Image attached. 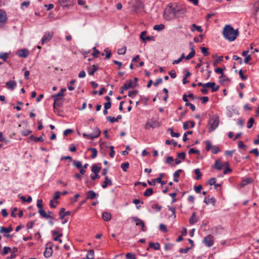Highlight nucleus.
Returning a JSON list of instances; mask_svg holds the SVG:
<instances>
[{
	"mask_svg": "<svg viewBox=\"0 0 259 259\" xmlns=\"http://www.w3.org/2000/svg\"><path fill=\"white\" fill-rule=\"evenodd\" d=\"M58 2L64 8H68L73 5V0H58Z\"/></svg>",
	"mask_w": 259,
	"mask_h": 259,
	"instance_id": "13",
	"label": "nucleus"
},
{
	"mask_svg": "<svg viewBox=\"0 0 259 259\" xmlns=\"http://www.w3.org/2000/svg\"><path fill=\"white\" fill-rule=\"evenodd\" d=\"M123 86L125 90H127L130 88H134L136 85L133 84L132 80H130L128 82L125 83Z\"/></svg>",
	"mask_w": 259,
	"mask_h": 259,
	"instance_id": "29",
	"label": "nucleus"
},
{
	"mask_svg": "<svg viewBox=\"0 0 259 259\" xmlns=\"http://www.w3.org/2000/svg\"><path fill=\"white\" fill-rule=\"evenodd\" d=\"M149 247L150 248H152L154 250H159L160 248V244L158 242L153 243V242H150L149 243Z\"/></svg>",
	"mask_w": 259,
	"mask_h": 259,
	"instance_id": "24",
	"label": "nucleus"
},
{
	"mask_svg": "<svg viewBox=\"0 0 259 259\" xmlns=\"http://www.w3.org/2000/svg\"><path fill=\"white\" fill-rule=\"evenodd\" d=\"M220 151V149L218 146H214L212 147L211 152L213 154H217Z\"/></svg>",
	"mask_w": 259,
	"mask_h": 259,
	"instance_id": "63",
	"label": "nucleus"
},
{
	"mask_svg": "<svg viewBox=\"0 0 259 259\" xmlns=\"http://www.w3.org/2000/svg\"><path fill=\"white\" fill-rule=\"evenodd\" d=\"M174 159L172 156H168L166 159V163L169 164L171 165H174L173 164V161Z\"/></svg>",
	"mask_w": 259,
	"mask_h": 259,
	"instance_id": "52",
	"label": "nucleus"
},
{
	"mask_svg": "<svg viewBox=\"0 0 259 259\" xmlns=\"http://www.w3.org/2000/svg\"><path fill=\"white\" fill-rule=\"evenodd\" d=\"M7 20V15L5 12L0 9V24L4 23Z\"/></svg>",
	"mask_w": 259,
	"mask_h": 259,
	"instance_id": "21",
	"label": "nucleus"
},
{
	"mask_svg": "<svg viewBox=\"0 0 259 259\" xmlns=\"http://www.w3.org/2000/svg\"><path fill=\"white\" fill-rule=\"evenodd\" d=\"M204 202L206 204H211L214 206L215 203V199L213 197H210V195H207L204 198Z\"/></svg>",
	"mask_w": 259,
	"mask_h": 259,
	"instance_id": "14",
	"label": "nucleus"
},
{
	"mask_svg": "<svg viewBox=\"0 0 259 259\" xmlns=\"http://www.w3.org/2000/svg\"><path fill=\"white\" fill-rule=\"evenodd\" d=\"M222 33L224 38L229 41H234L239 35L238 30H235L230 25H226Z\"/></svg>",
	"mask_w": 259,
	"mask_h": 259,
	"instance_id": "1",
	"label": "nucleus"
},
{
	"mask_svg": "<svg viewBox=\"0 0 259 259\" xmlns=\"http://www.w3.org/2000/svg\"><path fill=\"white\" fill-rule=\"evenodd\" d=\"M168 131L170 132V135L172 137H179L180 134L179 133H175L172 128H169Z\"/></svg>",
	"mask_w": 259,
	"mask_h": 259,
	"instance_id": "47",
	"label": "nucleus"
},
{
	"mask_svg": "<svg viewBox=\"0 0 259 259\" xmlns=\"http://www.w3.org/2000/svg\"><path fill=\"white\" fill-rule=\"evenodd\" d=\"M101 169V167L97 165L96 164H93L92 166L91 170L95 174H98L100 172Z\"/></svg>",
	"mask_w": 259,
	"mask_h": 259,
	"instance_id": "31",
	"label": "nucleus"
},
{
	"mask_svg": "<svg viewBox=\"0 0 259 259\" xmlns=\"http://www.w3.org/2000/svg\"><path fill=\"white\" fill-rule=\"evenodd\" d=\"M138 94L137 90L131 91L128 92V96L130 97L134 98Z\"/></svg>",
	"mask_w": 259,
	"mask_h": 259,
	"instance_id": "48",
	"label": "nucleus"
},
{
	"mask_svg": "<svg viewBox=\"0 0 259 259\" xmlns=\"http://www.w3.org/2000/svg\"><path fill=\"white\" fill-rule=\"evenodd\" d=\"M9 57V54L6 53H2L0 54V58L6 61Z\"/></svg>",
	"mask_w": 259,
	"mask_h": 259,
	"instance_id": "51",
	"label": "nucleus"
},
{
	"mask_svg": "<svg viewBox=\"0 0 259 259\" xmlns=\"http://www.w3.org/2000/svg\"><path fill=\"white\" fill-rule=\"evenodd\" d=\"M159 229L163 232H166L167 231L166 226L163 224H160Z\"/></svg>",
	"mask_w": 259,
	"mask_h": 259,
	"instance_id": "61",
	"label": "nucleus"
},
{
	"mask_svg": "<svg viewBox=\"0 0 259 259\" xmlns=\"http://www.w3.org/2000/svg\"><path fill=\"white\" fill-rule=\"evenodd\" d=\"M94 257V251L93 249L90 250L86 255L87 259H93Z\"/></svg>",
	"mask_w": 259,
	"mask_h": 259,
	"instance_id": "38",
	"label": "nucleus"
},
{
	"mask_svg": "<svg viewBox=\"0 0 259 259\" xmlns=\"http://www.w3.org/2000/svg\"><path fill=\"white\" fill-rule=\"evenodd\" d=\"M66 91V89L65 88H62L58 93L56 95H53L52 97L54 98L62 99V98L64 96V92Z\"/></svg>",
	"mask_w": 259,
	"mask_h": 259,
	"instance_id": "19",
	"label": "nucleus"
},
{
	"mask_svg": "<svg viewBox=\"0 0 259 259\" xmlns=\"http://www.w3.org/2000/svg\"><path fill=\"white\" fill-rule=\"evenodd\" d=\"M206 88H210L211 89L212 92H215L218 91L220 88L219 85H215V83L214 82H208L204 84Z\"/></svg>",
	"mask_w": 259,
	"mask_h": 259,
	"instance_id": "10",
	"label": "nucleus"
},
{
	"mask_svg": "<svg viewBox=\"0 0 259 259\" xmlns=\"http://www.w3.org/2000/svg\"><path fill=\"white\" fill-rule=\"evenodd\" d=\"M104 52L106 53V59H109L111 56V52L109 49L106 48L105 49Z\"/></svg>",
	"mask_w": 259,
	"mask_h": 259,
	"instance_id": "53",
	"label": "nucleus"
},
{
	"mask_svg": "<svg viewBox=\"0 0 259 259\" xmlns=\"http://www.w3.org/2000/svg\"><path fill=\"white\" fill-rule=\"evenodd\" d=\"M191 248V247H186L185 249L181 248L180 249L179 251L181 253H187Z\"/></svg>",
	"mask_w": 259,
	"mask_h": 259,
	"instance_id": "59",
	"label": "nucleus"
},
{
	"mask_svg": "<svg viewBox=\"0 0 259 259\" xmlns=\"http://www.w3.org/2000/svg\"><path fill=\"white\" fill-rule=\"evenodd\" d=\"M186 12V9L185 8H172L169 7L167 9L164 13V17L165 19H171L172 16L178 17L180 15H183Z\"/></svg>",
	"mask_w": 259,
	"mask_h": 259,
	"instance_id": "2",
	"label": "nucleus"
},
{
	"mask_svg": "<svg viewBox=\"0 0 259 259\" xmlns=\"http://www.w3.org/2000/svg\"><path fill=\"white\" fill-rule=\"evenodd\" d=\"M198 221V219L196 217V213L195 212H194L192 213V216L191 217V218L189 219V223L191 225H193L195 223H196V222H197Z\"/></svg>",
	"mask_w": 259,
	"mask_h": 259,
	"instance_id": "25",
	"label": "nucleus"
},
{
	"mask_svg": "<svg viewBox=\"0 0 259 259\" xmlns=\"http://www.w3.org/2000/svg\"><path fill=\"white\" fill-rule=\"evenodd\" d=\"M62 104V99L54 98V102L53 104V107L55 108L56 106H60Z\"/></svg>",
	"mask_w": 259,
	"mask_h": 259,
	"instance_id": "35",
	"label": "nucleus"
},
{
	"mask_svg": "<svg viewBox=\"0 0 259 259\" xmlns=\"http://www.w3.org/2000/svg\"><path fill=\"white\" fill-rule=\"evenodd\" d=\"M54 33L53 32H46L42 37L41 40V44L44 45L48 42L53 37Z\"/></svg>",
	"mask_w": 259,
	"mask_h": 259,
	"instance_id": "7",
	"label": "nucleus"
},
{
	"mask_svg": "<svg viewBox=\"0 0 259 259\" xmlns=\"http://www.w3.org/2000/svg\"><path fill=\"white\" fill-rule=\"evenodd\" d=\"M129 167V163L128 162H124L121 165V167L122 168L123 171L126 172L127 171V169Z\"/></svg>",
	"mask_w": 259,
	"mask_h": 259,
	"instance_id": "46",
	"label": "nucleus"
},
{
	"mask_svg": "<svg viewBox=\"0 0 259 259\" xmlns=\"http://www.w3.org/2000/svg\"><path fill=\"white\" fill-rule=\"evenodd\" d=\"M216 179L215 178H212L210 179H209L208 181V184L210 186L214 185L215 183H216Z\"/></svg>",
	"mask_w": 259,
	"mask_h": 259,
	"instance_id": "60",
	"label": "nucleus"
},
{
	"mask_svg": "<svg viewBox=\"0 0 259 259\" xmlns=\"http://www.w3.org/2000/svg\"><path fill=\"white\" fill-rule=\"evenodd\" d=\"M53 244L52 242H49L47 244L45 251L44 252V256L46 257H50L53 253L52 249Z\"/></svg>",
	"mask_w": 259,
	"mask_h": 259,
	"instance_id": "8",
	"label": "nucleus"
},
{
	"mask_svg": "<svg viewBox=\"0 0 259 259\" xmlns=\"http://www.w3.org/2000/svg\"><path fill=\"white\" fill-rule=\"evenodd\" d=\"M132 219L134 222L136 223L137 226H141L142 231H146L145 224L142 220L135 217H132Z\"/></svg>",
	"mask_w": 259,
	"mask_h": 259,
	"instance_id": "9",
	"label": "nucleus"
},
{
	"mask_svg": "<svg viewBox=\"0 0 259 259\" xmlns=\"http://www.w3.org/2000/svg\"><path fill=\"white\" fill-rule=\"evenodd\" d=\"M238 148L240 149L244 148V150H246L247 147L244 144L243 142L242 141H238Z\"/></svg>",
	"mask_w": 259,
	"mask_h": 259,
	"instance_id": "55",
	"label": "nucleus"
},
{
	"mask_svg": "<svg viewBox=\"0 0 259 259\" xmlns=\"http://www.w3.org/2000/svg\"><path fill=\"white\" fill-rule=\"evenodd\" d=\"M30 139L31 140L34 141L35 142H43L44 141L42 137L40 136L39 137H35L33 135H31L30 137Z\"/></svg>",
	"mask_w": 259,
	"mask_h": 259,
	"instance_id": "34",
	"label": "nucleus"
},
{
	"mask_svg": "<svg viewBox=\"0 0 259 259\" xmlns=\"http://www.w3.org/2000/svg\"><path fill=\"white\" fill-rule=\"evenodd\" d=\"M214 237L211 235H208L202 240V243L207 247H210L214 244Z\"/></svg>",
	"mask_w": 259,
	"mask_h": 259,
	"instance_id": "6",
	"label": "nucleus"
},
{
	"mask_svg": "<svg viewBox=\"0 0 259 259\" xmlns=\"http://www.w3.org/2000/svg\"><path fill=\"white\" fill-rule=\"evenodd\" d=\"M252 181L253 180L250 178H246L241 181L240 183V186L243 187L245 186L246 185L251 183Z\"/></svg>",
	"mask_w": 259,
	"mask_h": 259,
	"instance_id": "22",
	"label": "nucleus"
},
{
	"mask_svg": "<svg viewBox=\"0 0 259 259\" xmlns=\"http://www.w3.org/2000/svg\"><path fill=\"white\" fill-rule=\"evenodd\" d=\"M195 173L196 175V179L199 180L201 177V174L200 171L199 169L197 168L195 169Z\"/></svg>",
	"mask_w": 259,
	"mask_h": 259,
	"instance_id": "57",
	"label": "nucleus"
},
{
	"mask_svg": "<svg viewBox=\"0 0 259 259\" xmlns=\"http://www.w3.org/2000/svg\"><path fill=\"white\" fill-rule=\"evenodd\" d=\"M97 196H98V194L93 190L89 191L87 193V198L88 199H94Z\"/></svg>",
	"mask_w": 259,
	"mask_h": 259,
	"instance_id": "18",
	"label": "nucleus"
},
{
	"mask_svg": "<svg viewBox=\"0 0 259 259\" xmlns=\"http://www.w3.org/2000/svg\"><path fill=\"white\" fill-rule=\"evenodd\" d=\"M126 48L124 47L117 50V54L118 55H124L126 53Z\"/></svg>",
	"mask_w": 259,
	"mask_h": 259,
	"instance_id": "44",
	"label": "nucleus"
},
{
	"mask_svg": "<svg viewBox=\"0 0 259 259\" xmlns=\"http://www.w3.org/2000/svg\"><path fill=\"white\" fill-rule=\"evenodd\" d=\"M195 54V50L193 47L191 48V52L185 57L186 59L188 60L193 58Z\"/></svg>",
	"mask_w": 259,
	"mask_h": 259,
	"instance_id": "28",
	"label": "nucleus"
},
{
	"mask_svg": "<svg viewBox=\"0 0 259 259\" xmlns=\"http://www.w3.org/2000/svg\"><path fill=\"white\" fill-rule=\"evenodd\" d=\"M213 167L218 170H221L223 167V165L221 161L216 160Z\"/></svg>",
	"mask_w": 259,
	"mask_h": 259,
	"instance_id": "33",
	"label": "nucleus"
},
{
	"mask_svg": "<svg viewBox=\"0 0 259 259\" xmlns=\"http://www.w3.org/2000/svg\"><path fill=\"white\" fill-rule=\"evenodd\" d=\"M112 184H113L111 180L109 179L107 176H106L105 178V181L103 182L101 186L103 189H105L107 187L108 185L111 186Z\"/></svg>",
	"mask_w": 259,
	"mask_h": 259,
	"instance_id": "17",
	"label": "nucleus"
},
{
	"mask_svg": "<svg viewBox=\"0 0 259 259\" xmlns=\"http://www.w3.org/2000/svg\"><path fill=\"white\" fill-rule=\"evenodd\" d=\"M191 31H194L195 30H197L199 32H202L203 30L200 26H197L195 24H193L192 25Z\"/></svg>",
	"mask_w": 259,
	"mask_h": 259,
	"instance_id": "32",
	"label": "nucleus"
},
{
	"mask_svg": "<svg viewBox=\"0 0 259 259\" xmlns=\"http://www.w3.org/2000/svg\"><path fill=\"white\" fill-rule=\"evenodd\" d=\"M38 212L39 213L40 215L44 218H46V219L50 218L52 220H53L54 219V217L50 215H48L47 213V212L43 209V208L39 210Z\"/></svg>",
	"mask_w": 259,
	"mask_h": 259,
	"instance_id": "20",
	"label": "nucleus"
},
{
	"mask_svg": "<svg viewBox=\"0 0 259 259\" xmlns=\"http://www.w3.org/2000/svg\"><path fill=\"white\" fill-rule=\"evenodd\" d=\"M223 230V228L221 226L215 227L211 229V230L214 232L215 234L221 233V231Z\"/></svg>",
	"mask_w": 259,
	"mask_h": 259,
	"instance_id": "37",
	"label": "nucleus"
},
{
	"mask_svg": "<svg viewBox=\"0 0 259 259\" xmlns=\"http://www.w3.org/2000/svg\"><path fill=\"white\" fill-rule=\"evenodd\" d=\"M259 10V0H257L256 2H254L252 4V14L254 16H256L257 12Z\"/></svg>",
	"mask_w": 259,
	"mask_h": 259,
	"instance_id": "16",
	"label": "nucleus"
},
{
	"mask_svg": "<svg viewBox=\"0 0 259 259\" xmlns=\"http://www.w3.org/2000/svg\"><path fill=\"white\" fill-rule=\"evenodd\" d=\"M182 171L183 170L182 169H178L174 172V175H173L174 178V182H179L178 178L179 177L180 174L181 172H182Z\"/></svg>",
	"mask_w": 259,
	"mask_h": 259,
	"instance_id": "30",
	"label": "nucleus"
},
{
	"mask_svg": "<svg viewBox=\"0 0 259 259\" xmlns=\"http://www.w3.org/2000/svg\"><path fill=\"white\" fill-rule=\"evenodd\" d=\"M65 209L64 208H61L59 211V214L60 215V219L62 220L64 218Z\"/></svg>",
	"mask_w": 259,
	"mask_h": 259,
	"instance_id": "45",
	"label": "nucleus"
},
{
	"mask_svg": "<svg viewBox=\"0 0 259 259\" xmlns=\"http://www.w3.org/2000/svg\"><path fill=\"white\" fill-rule=\"evenodd\" d=\"M98 69L99 65L98 64L93 65L88 67L87 71L90 75H93Z\"/></svg>",
	"mask_w": 259,
	"mask_h": 259,
	"instance_id": "11",
	"label": "nucleus"
},
{
	"mask_svg": "<svg viewBox=\"0 0 259 259\" xmlns=\"http://www.w3.org/2000/svg\"><path fill=\"white\" fill-rule=\"evenodd\" d=\"M93 52L92 55L93 56L95 57H98V55L100 54V52L96 48V47H94L93 48Z\"/></svg>",
	"mask_w": 259,
	"mask_h": 259,
	"instance_id": "58",
	"label": "nucleus"
},
{
	"mask_svg": "<svg viewBox=\"0 0 259 259\" xmlns=\"http://www.w3.org/2000/svg\"><path fill=\"white\" fill-rule=\"evenodd\" d=\"M220 119L218 116L213 115L211 117L208 122V132L211 133L214 131L219 126Z\"/></svg>",
	"mask_w": 259,
	"mask_h": 259,
	"instance_id": "3",
	"label": "nucleus"
},
{
	"mask_svg": "<svg viewBox=\"0 0 259 259\" xmlns=\"http://www.w3.org/2000/svg\"><path fill=\"white\" fill-rule=\"evenodd\" d=\"M153 193V191L152 188H148L146 190V191L144 193V195L146 197H149L152 195Z\"/></svg>",
	"mask_w": 259,
	"mask_h": 259,
	"instance_id": "36",
	"label": "nucleus"
},
{
	"mask_svg": "<svg viewBox=\"0 0 259 259\" xmlns=\"http://www.w3.org/2000/svg\"><path fill=\"white\" fill-rule=\"evenodd\" d=\"M88 150L92 151V154L91 157L92 158H95V157H96V156L97 155V150H96V148H90L88 149Z\"/></svg>",
	"mask_w": 259,
	"mask_h": 259,
	"instance_id": "40",
	"label": "nucleus"
},
{
	"mask_svg": "<svg viewBox=\"0 0 259 259\" xmlns=\"http://www.w3.org/2000/svg\"><path fill=\"white\" fill-rule=\"evenodd\" d=\"M225 70V68H217L214 69V72L216 73L220 74L221 75H224L223 71Z\"/></svg>",
	"mask_w": 259,
	"mask_h": 259,
	"instance_id": "54",
	"label": "nucleus"
},
{
	"mask_svg": "<svg viewBox=\"0 0 259 259\" xmlns=\"http://www.w3.org/2000/svg\"><path fill=\"white\" fill-rule=\"evenodd\" d=\"M254 122V120L253 118H252V117L250 118L247 122V128H251L253 126Z\"/></svg>",
	"mask_w": 259,
	"mask_h": 259,
	"instance_id": "42",
	"label": "nucleus"
},
{
	"mask_svg": "<svg viewBox=\"0 0 259 259\" xmlns=\"http://www.w3.org/2000/svg\"><path fill=\"white\" fill-rule=\"evenodd\" d=\"M11 251V248L8 246H5L4 247V250L1 252L2 255H5L7 254L10 251Z\"/></svg>",
	"mask_w": 259,
	"mask_h": 259,
	"instance_id": "41",
	"label": "nucleus"
},
{
	"mask_svg": "<svg viewBox=\"0 0 259 259\" xmlns=\"http://www.w3.org/2000/svg\"><path fill=\"white\" fill-rule=\"evenodd\" d=\"M122 118V116L121 115H118L116 118L111 117V116H108L107 117V119L110 122H117L119 119H120Z\"/></svg>",
	"mask_w": 259,
	"mask_h": 259,
	"instance_id": "26",
	"label": "nucleus"
},
{
	"mask_svg": "<svg viewBox=\"0 0 259 259\" xmlns=\"http://www.w3.org/2000/svg\"><path fill=\"white\" fill-rule=\"evenodd\" d=\"M73 165L78 169H79L82 167L81 162L77 160H74L73 162Z\"/></svg>",
	"mask_w": 259,
	"mask_h": 259,
	"instance_id": "43",
	"label": "nucleus"
},
{
	"mask_svg": "<svg viewBox=\"0 0 259 259\" xmlns=\"http://www.w3.org/2000/svg\"><path fill=\"white\" fill-rule=\"evenodd\" d=\"M102 217L105 221H109L111 219V214L109 212L105 211L102 213Z\"/></svg>",
	"mask_w": 259,
	"mask_h": 259,
	"instance_id": "23",
	"label": "nucleus"
},
{
	"mask_svg": "<svg viewBox=\"0 0 259 259\" xmlns=\"http://www.w3.org/2000/svg\"><path fill=\"white\" fill-rule=\"evenodd\" d=\"M125 256L127 259H136L135 255L131 253H127Z\"/></svg>",
	"mask_w": 259,
	"mask_h": 259,
	"instance_id": "64",
	"label": "nucleus"
},
{
	"mask_svg": "<svg viewBox=\"0 0 259 259\" xmlns=\"http://www.w3.org/2000/svg\"><path fill=\"white\" fill-rule=\"evenodd\" d=\"M188 153L189 154H196L197 155H199L200 154V151H199V150H198L197 149H194L193 148H190L189 149V150Z\"/></svg>",
	"mask_w": 259,
	"mask_h": 259,
	"instance_id": "49",
	"label": "nucleus"
},
{
	"mask_svg": "<svg viewBox=\"0 0 259 259\" xmlns=\"http://www.w3.org/2000/svg\"><path fill=\"white\" fill-rule=\"evenodd\" d=\"M12 230H13V228L11 226H10L8 228H5L4 227H0V233H9V232H11Z\"/></svg>",
	"mask_w": 259,
	"mask_h": 259,
	"instance_id": "27",
	"label": "nucleus"
},
{
	"mask_svg": "<svg viewBox=\"0 0 259 259\" xmlns=\"http://www.w3.org/2000/svg\"><path fill=\"white\" fill-rule=\"evenodd\" d=\"M101 133V132L100 130L97 127H95L93 128V133L92 134H87L86 133H83L82 136L83 138L87 139H94L99 137Z\"/></svg>",
	"mask_w": 259,
	"mask_h": 259,
	"instance_id": "4",
	"label": "nucleus"
},
{
	"mask_svg": "<svg viewBox=\"0 0 259 259\" xmlns=\"http://www.w3.org/2000/svg\"><path fill=\"white\" fill-rule=\"evenodd\" d=\"M161 206L158 204H154L152 206V208L155 209L157 212L161 210Z\"/></svg>",
	"mask_w": 259,
	"mask_h": 259,
	"instance_id": "56",
	"label": "nucleus"
},
{
	"mask_svg": "<svg viewBox=\"0 0 259 259\" xmlns=\"http://www.w3.org/2000/svg\"><path fill=\"white\" fill-rule=\"evenodd\" d=\"M160 126V123L157 119L151 118L147 120L145 124V128L147 130L150 128H157Z\"/></svg>",
	"mask_w": 259,
	"mask_h": 259,
	"instance_id": "5",
	"label": "nucleus"
},
{
	"mask_svg": "<svg viewBox=\"0 0 259 259\" xmlns=\"http://www.w3.org/2000/svg\"><path fill=\"white\" fill-rule=\"evenodd\" d=\"M17 82L14 80H10L6 83V87L9 90H13L16 87Z\"/></svg>",
	"mask_w": 259,
	"mask_h": 259,
	"instance_id": "15",
	"label": "nucleus"
},
{
	"mask_svg": "<svg viewBox=\"0 0 259 259\" xmlns=\"http://www.w3.org/2000/svg\"><path fill=\"white\" fill-rule=\"evenodd\" d=\"M16 54L20 57L26 58L29 54V51L26 49H20L17 51Z\"/></svg>",
	"mask_w": 259,
	"mask_h": 259,
	"instance_id": "12",
	"label": "nucleus"
},
{
	"mask_svg": "<svg viewBox=\"0 0 259 259\" xmlns=\"http://www.w3.org/2000/svg\"><path fill=\"white\" fill-rule=\"evenodd\" d=\"M202 189V186L201 185H199L197 186L194 187V190L197 193H199L201 192V190Z\"/></svg>",
	"mask_w": 259,
	"mask_h": 259,
	"instance_id": "62",
	"label": "nucleus"
},
{
	"mask_svg": "<svg viewBox=\"0 0 259 259\" xmlns=\"http://www.w3.org/2000/svg\"><path fill=\"white\" fill-rule=\"evenodd\" d=\"M202 53L203 54L204 56H207L209 55V53L208 52V48L205 47H201L200 48Z\"/></svg>",
	"mask_w": 259,
	"mask_h": 259,
	"instance_id": "50",
	"label": "nucleus"
},
{
	"mask_svg": "<svg viewBox=\"0 0 259 259\" xmlns=\"http://www.w3.org/2000/svg\"><path fill=\"white\" fill-rule=\"evenodd\" d=\"M165 27V26L162 24H160L159 25H155L153 27V29L157 31H161Z\"/></svg>",
	"mask_w": 259,
	"mask_h": 259,
	"instance_id": "39",
	"label": "nucleus"
}]
</instances>
